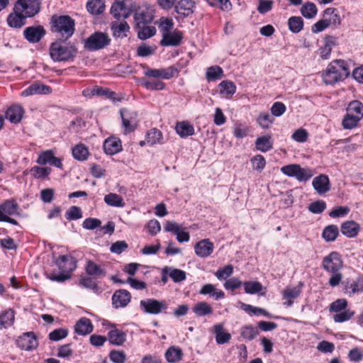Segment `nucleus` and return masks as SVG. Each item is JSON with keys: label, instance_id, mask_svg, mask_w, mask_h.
<instances>
[{"label": "nucleus", "instance_id": "1", "mask_svg": "<svg viewBox=\"0 0 363 363\" xmlns=\"http://www.w3.org/2000/svg\"><path fill=\"white\" fill-rule=\"evenodd\" d=\"M77 260L71 255H60L55 261V265L60 270V274L55 272L47 274V278L51 281L63 282L71 278V273L77 268Z\"/></svg>", "mask_w": 363, "mask_h": 363}, {"label": "nucleus", "instance_id": "2", "mask_svg": "<svg viewBox=\"0 0 363 363\" xmlns=\"http://www.w3.org/2000/svg\"><path fill=\"white\" fill-rule=\"evenodd\" d=\"M350 74V70L345 61L335 60L332 61L322 73V78L325 84H334L344 80Z\"/></svg>", "mask_w": 363, "mask_h": 363}, {"label": "nucleus", "instance_id": "3", "mask_svg": "<svg viewBox=\"0 0 363 363\" xmlns=\"http://www.w3.org/2000/svg\"><path fill=\"white\" fill-rule=\"evenodd\" d=\"M74 21L69 16H53L51 30L59 40H67L74 32Z\"/></svg>", "mask_w": 363, "mask_h": 363}, {"label": "nucleus", "instance_id": "4", "mask_svg": "<svg viewBox=\"0 0 363 363\" xmlns=\"http://www.w3.org/2000/svg\"><path fill=\"white\" fill-rule=\"evenodd\" d=\"M65 40L57 39L50 47V56L55 62H65L72 60L76 54L77 49L71 45L63 43Z\"/></svg>", "mask_w": 363, "mask_h": 363}, {"label": "nucleus", "instance_id": "5", "mask_svg": "<svg viewBox=\"0 0 363 363\" xmlns=\"http://www.w3.org/2000/svg\"><path fill=\"white\" fill-rule=\"evenodd\" d=\"M110 42L111 39L106 33L95 32L84 41V48L89 51H96L104 48Z\"/></svg>", "mask_w": 363, "mask_h": 363}, {"label": "nucleus", "instance_id": "6", "mask_svg": "<svg viewBox=\"0 0 363 363\" xmlns=\"http://www.w3.org/2000/svg\"><path fill=\"white\" fill-rule=\"evenodd\" d=\"M281 172L291 177H295L298 181H308L313 174L309 169L302 168L299 164H292L281 168Z\"/></svg>", "mask_w": 363, "mask_h": 363}, {"label": "nucleus", "instance_id": "7", "mask_svg": "<svg viewBox=\"0 0 363 363\" xmlns=\"http://www.w3.org/2000/svg\"><path fill=\"white\" fill-rule=\"evenodd\" d=\"M40 4L39 0H18L13 11L22 12L26 17H33L39 12Z\"/></svg>", "mask_w": 363, "mask_h": 363}, {"label": "nucleus", "instance_id": "8", "mask_svg": "<svg viewBox=\"0 0 363 363\" xmlns=\"http://www.w3.org/2000/svg\"><path fill=\"white\" fill-rule=\"evenodd\" d=\"M140 305L144 312L149 314H159L167 308V303L164 300L158 301L154 298L142 300Z\"/></svg>", "mask_w": 363, "mask_h": 363}, {"label": "nucleus", "instance_id": "9", "mask_svg": "<svg viewBox=\"0 0 363 363\" xmlns=\"http://www.w3.org/2000/svg\"><path fill=\"white\" fill-rule=\"evenodd\" d=\"M342 267V261L339 253L333 252L323 260V267L328 272H337Z\"/></svg>", "mask_w": 363, "mask_h": 363}, {"label": "nucleus", "instance_id": "10", "mask_svg": "<svg viewBox=\"0 0 363 363\" xmlns=\"http://www.w3.org/2000/svg\"><path fill=\"white\" fill-rule=\"evenodd\" d=\"M120 114L122 118L123 126L125 133L133 131L137 125L138 114L135 111L126 108L121 109Z\"/></svg>", "mask_w": 363, "mask_h": 363}, {"label": "nucleus", "instance_id": "11", "mask_svg": "<svg viewBox=\"0 0 363 363\" xmlns=\"http://www.w3.org/2000/svg\"><path fill=\"white\" fill-rule=\"evenodd\" d=\"M214 245L209 239H203L196 243L195 254L201 258L209 257L213 252Z\"/></svg>", "mask_w": 363, "mask_h": 363}, {"label": "nucleus", "instance_id": "12", "mask_svg": "<svg viewBox=\"0 0 363 363\" xmlns=\"http://www.w3.org/2000/svg\"><path fill=\"white\" fill-rule=\"evenodd\" d=\"M178 71L173 67H169L165 69H148L145 71V74L153 78H162L169 79L174 77Z\"/></svg>", "mask_w": 363, "mask_h": 363}, {"label": "nucleus", "instance_id": "13", "mask_svg": "<svg viewBox=\"0 0 363 363\" xmlns=\"http://www.w3.org/2000/svg\"><path fill=\"white\" fill-rule=\"evenodd\" d=\"M45 30L41 26H30L23 31L25 38L30 43H38L45 35Z\"/></svg>", "mask_w": 363, "mask_h": 363}, {"label": "nucleus", "instance_id": "14", "mask_svg": "<svg viewBox=\"0 0 363 363\" xmlns=\"http://www.w3.org/2000/svg\"><path fill=\"white\" fill-rule=\"evenodd\" d=\"M195 2L193 0H180L174 5V10L179 16L188 17L194 13Z\"/></svg>", "mask_w": 363, "mask_h": 363}, {"label": "nucleus", "instance_id": "15", "mask_svg": "<svg viewBox=\"0 0 363 363\" xmlns=\"http://www.w3.org/2000/svg\"><path fill=\"white\" fill-rule=\"evenodd\" d=\"M167 232H172L177 235V240L179 242H188L190 239L189 233L182 230V226L177 223L167 221L164 225Z\"/></svg>", "mask_w": 363, "mask_h": 363}, {"label": "nucleus", "instance_id": "16", "mask_svg": "<svg viewBox=\"0 0 363 363\" xmlns=\"http://www.w3.org/2000/svg\"><path fill=\"white\" fill-rule=\"evenodd\" d=\"M18 345L23 350H32L38 347V343L34 333L28 332L19 337Z\"/></svg>", "mask_w": 363, "mask_h": 363}, {"label": "nucleus", "instance_id": "17", "mask_svg": "<svg viewBox=\"0 0 363 363\" xmlns=\"http://www.w3.org/2000/svg\"><path fill=\"white\" fill-rule=\"evenodd\" d=\"M84 270L87 275L95 279H101L106 274L105 269L101 265L90 259L86 261Z\"/></svg>", "mask_w": 363, "mask_h": 363}, {"label": "nucleus", "instance_id": "18", "mask_svg": "<svg viewBox=\"0 0 363 363\" xmlns=\"http://www.w3.org/2000/svg\"><path fill=\"white\" fill-rule=\"evenodd\" d=\"M130 294L127 290H118L112 296L113 306L116 308L125 307L130 303Z\"/></svg>", "mask_w": 363, "mask_h": 363}, {"label": "nucleus", "instance_id": "19", "mask_svg": "<svg viewBox=\"0 0 363 363\" xmlns=\"http://www.w3.org/2000/svg\"><path fill=\"white\" fill-rule=\"evenodd\" d=\"M182 39V34L179 31L164 33L162 35L160 45L162 46H177L180 44Z\"/></svg>", "mask_w": 363, "mask_h": 363}, {"label": "nucleus", "instance_id": "20", "mask_svg": "<svg viewBox=\"0 0 363 363\" xmlns=\"http://www.w3.org/2000/svg\"><path fill=\"white\" fill-rule=\"evenodd\" d=\"M313 188L319 194H323L330 190V181L327 175L320 174L315 177L312 182Z\"/></svg>", "mask_w": 363, "mask_h": 363}, {"label": "nucleus", "instance_id": "21", "mask_svg": "<svg viewBox=\"0 0 363 363\" xmlns=\"http://www.w3.org/2000/svg\"><path fill=\"white\" fill-rule=\"evenodd\" d=\"M111 13L118 20L121 18H127L130 15V11L126 8L124 1H116L111 6Z\"/></svg>", "mask_w": 363, "mask_h": 363}, {"label": "nucleus", "instance_id": "22", "mask_svg": "<svg viewBox=\"0 0 363 363\" xmlns=\"http://www.w3.org/2000/svg\"><path fill=\"white\" fill-rule=\"evenodd\" d=\"M26 18L22 12L13 11V13L9 14L6 21L9 27L20 28L26 24Z\"/></svg>", "mask_w": 363, "mask_h": 363}, {"label": "nucleus", "instance_id": "23", "mask_svg": "<svg viewBox=\"0 0 363 363\" xmlns=\"http://www.w3.org/2000/svg\"><path fill=\"white\" fill-rule=\"evenodd\" d=\"M51 91V88L40 83L32 84L30 86L22 91L23 96H28L34 94H46Z\"/></svg>", "mask_w": 363, "mask_h": 363}, {"label": "nucleus", "instance_id": "24", "mask_svg": "<svg viewBox=\"0 0 363 363\" xmlns=\"http://www.w3.org/2000/svg\"><path fill=\"white\" fill-rule=\"evenodd\" d=\"M111 29L115 38H123L127 36V33L130 30V26L125 21L121 22L115 21L111 23Z\"/></svg>", "mask_w": 363, "mask_h": 363}, {"label": "nucleus", "instance_id": "25", "mask_svg": "<svg viewBox=\"0 0 363 363\" xmlns=\"http://www.w3.org/2000/svg\"><path fill=\"white\" fill-rule=\"evenodd\" d=\"M337 44V38L334 36H326L324 45L319 49L320 56L323 60H328L330 56L333 48Z\"/></svg>", "mask_w": 363, "mask_h": 363}, {"label": "nucleus", "instance_id": "26", "mask_svg": "<svg viewBox=\"0 0 363 363\" xmlns=\"http://www.w3.org/2000/svg\"><path fill=\"white\" fill-rule=\"evenodd\" d=\"M23 109L19 105L10 106L6 112V118L13 123H18L22 119Z\"/></svg>", "mask_w": 363, "mask_h": 363}, {"label": "nucleus", "instance_id": "27", "mask_svg": "<svg viewBox=\"0 0 363 363\" xmlns=\"http://www.w3.org/2000/svg\"><path fill=\"white\" fill-rule=\"evenodd\" d=\"M74 330L78 335H86L92 332L93 325L89 318H82L76 323Z\"/></svg>", "mask_w": 363, "mask_h": 363}, {"label": "nucleus", "instance_id": "28", "mask_svg": "<svg viewBox=\"0 0 363 363\" xmlns=\"http://www.w3.org/2000/svg\"><path fill=\"white\" fill-rule=\"evenodd\" d=\"M328 24V26H333L337 27L341 23V18L337 10L335 8L326 9L323 14Z\"/></svg>", "mask_w": 363, "mask_h": 363}, {"label": "nucleus", "instance_id": "29", "mask_svg": "<svg viewBox=\"0 0 363 363\" xmlns=\"http://www.w3.org/2000/svg\"><path fill=\"white\" fill-rule=\"evenodd\" d=\"M359 231V225L353 220H348L341 225L342 233L347 238H354Z\"/></svg>", "mask_w": 363, "mask_h": 363}, {"label": "nucleus", "instance_id": "30", "mask_svg": "<svg viewBox=\"0 0 363 363\" xmlns=\"http://www.w3.org/2000/svg\"><path fill=\"white\" fill-rule=\"evenodd\" d=\"M183 356L182 350L176 346L169 347L164 354L165 359L169 363H177L182 360Z\"/></svg>", "mask_w": 363, "mask_h": 363}, {"label": "nucleus", "instance_id": "31", "mask_svg": "<svg viewBox=\"0 0 363 363\" xmlns=\"http://www.w3.org/2000/svg\"><path fill=\"white\" fill-rule=\"evenodd\" d=\"M213 333L216 335V341L219 345L228 342L231 338V335L225 331L223 325L221 323L216 324L213 326Z\"/></svg>", "mask_w": 363, "mask_h": 363}, {"label": "nucleus", "instance_id": "32", "mask_svg": "<svg viewBox=\"0 0 363 363\" xmlns=\"http://www.w3.org/2000/svg\"><path fill=\"white\" fill-rule=\"evenodd\" d=\"M104 150L107 155H113L121 150V143L116 138H108L104 143Z\"/></svg>", "mask_w": 363, "mask_h": 363}, {"label": "nucleus", "instance_id": "33", "mask_svg": "<svg viewBox=\"0 0 363 363\" xmlns=\"http://www.w3.org/2000/svg\"><path fill=\"white\" fill-rule=\"evenodd\" d=\"M177 133L181 138H186L194 134V126L188 121L178 122L175 127Z\"/></svg>", "mask_w": 363, "mask_h": 363}, {"label": "nucleus", "instance_id": "34", "mask_svg": "<svg viewBox=\"0 0 363 363\" xmlns=\"http://www.w3.org/2000/svg\"><path fill=\"white\" fill-rule=\"evenodd\" d=\"M199 294L201 295H209L216 300L224 298L225 294L221 290H216V287L211 284H204L200 289Z\"/></svg>", "mask_w": 363, "mask_h": 363}, {"label": "nucleus", "instance_id": "35", "mask_svg": "<svg viewBox=\"0 0 363 363\" xmlns=\"http://www.w3.org/2000/svg\"><path fill=\"white\" fill-rule=\"evenodd\" d=\"M255 144L256 149L262 152H266L273 147V142L270 135L257 138Z\"/></svg>", "mask_w": 363, "mask_h": 363}, {"label": "nucleus", "instance_id": "36", "mask_svg": "<svg viewBox=\"0 0 363 363\" xmlns=\"http://www.w3.org/2000/svg\"><path fill=\"white\" fill-rule=\"evenodd\" d=\"M86 9L92 15H100L105 10V4L103 0H88Z\"/></svg>", "mask_w": 363, "mask_h": 363}, {"label": "nucleus", "instance_id": "37", "mask_svg": "<svg viewBox=\"0 0 363 363\" xmlns=\"http://www.w3.org/2000/svg\"><path fill=\"white\" fill-rule=\"evenodd\" d=\"M15 320V312L8 309L0 314V329L7 328L13 325Z\"/></svg>", "mask_w": 363, "mask_h": 363}, {"label": "nucleus", "instance_id": "38", "mask_svg": "<svg viewBox=\"0 0 363 363\" xmlns=\"http://www.w3.org/2000/svg\"><path fill=\"white\" fill-rule=\"evenodd\" d=\"M192 311L199 317L211 315L213 313L212 306L205 301L196 303L192 308Z\"/></svg>", "mask_w": 363, "mask_h": 363}, {"label": "nucleus", "instance_id": "39", "mask_svg": "<svg viewBox=\"0 0 363 363\" xmlns=\"http://www.w3.org/2000/svg\"><path fill=\"white\" fill-rule=\"evenodd\" d=\"M108 339L112 345H121L126 340V334L118 329L111 330L108 333Z\"/></svg>", "mask_w": 363, "mask_h": 363}, {"label": "nucleus", "instance_id": "40", "mask_svg": "<svg viewBox=\"0 0 363 363\" xmlns=\"http://www.w3.org/2000/svg\"><path fill=\"white\" fill-rule=\"evenodd\" d=\"M72 155L79 161H85L89 155V151L85 145L79 143L72 148Z\"/></svg>", "mask_w": 363, "mask_h": 363}, {"label": "nucleus", "instance_id": "41", "mask_svg": "<svg viewBox=\"0 0 363 363\" xmlns=\"http://www.w3.org/2000/svg\"><path fill=\"white\" fill-rule=\"evenodd\" d=\"M104 202L110 206L114 207H124L125 202L123 198L115 193H110L104 196Z\"/></svg>", "mask_w": 363, "mask_h": 363}, {"label": "nucleus", "instance_id": "42", "mask_svg": "<svg viewBox=\"0 0 363 363\" xmlns=\"http://www.w3.org/2000/svg\"><path fill=\"white\" fill-rule=\"evenodd\" d=\"M220 94L229 98L232 96L236 91V86L233 82L225 80L220 83Z\"/></svg>", "mask_w": 363, "mask_h": 363}, {"label": "nucleus", "instance_id": "43", "mask_svg": "<svg viewBox=\"0 0 363 363\" xmlns=\"http://www.w3.org/2000/svg\"><path fill=\"white\" fill-rule=\"evenodd\" d=\"M347 112L354 115L362 119L363 118V104L359 101H352L350 102L347 108Z\"/></svg>", "mask_w": 363, "mask_h": 363}, {"label": "nucleus", "instance_id": "44", "mask_svg": "<svg viewBox=\"0 0 363 363\" xmlns=\"http://www.w3.org/2000/svg\"><path fill=\"white\" fill-rule=\"evenodd\" d=\"M223 77V71L219 66H211L207 69L206 77L208 81H215Z\"/></svg>", "mask_w": 363, "mask_h": 363}, {"label": "nucleus", "instance_id": "45", "mask_svg": "<svg viewBox=\"0 0 363 363\" xmlns=\"http://www.w3.org/2000/svg\"><path fill=\"white\" fill-rule=\"evenodd\" d=\"M147 143L150 145L155 144H162V134L161 131L156 128L151 129L147 134L146 138Z\"/></svg>", "mask_w": 363, "mask_h": 363}, {"label": "nucleus", "instance_id": "46", "mask_svg": "<svg viewBox=\"0 0 363 363\" xmlns=\"http://www.w3.org/2000/svg\"><path fill=\"white\" fill-rule=\"evenodd\" d=\"M289 30L294 33H299L303 27V21L299 16H292L288 20Z\"/></svg>", "mask_w": 363, "mask_h": 363}, {"label": "nucleus", "instance_id": "47", "mask_svg": "<svg viewBox=\"0 0 363 363\" xmlns=\"http://www.w3.org/2000/svg\"><path fill=\"white\" fill-rule=\"evenodd\" d=\"M360 120L359 118L347 112L342 121V125L345 129L350 130L355 128Z\"/></svg>", "mask_w": 363, "mask_h": 363}, {"label": "nucleus", "instance_id": "48", "mask_svg": "<svg viewBox=\"0 0 363 363\" xmlns=\"http://www.w3.org/2000/svg\"><path fill=\"white\" fill-rule=\"evenodd\" d=\"M338 228L335 225L327 226L323 231V238L328 242L334 241L338 235Z\"/></svg>", "mask_w": 363, "mask_h": 363}, {"label": "nucleus", "instance_id": "49", "mask_svg": "<svg viewBox=\"0 0 363 363\" xmlns=\"http://www.w3.org/2000/svg\"><path fill=\"white\" fill-rule=\"evenodd\" d=\"M167 269H169V277L174 282L179 283L186 279V274L184 271L171 267H168Z\"/></svg>", "mask_w": 363, "mask_h": 363}, {"label": "nucleus", "instance_id": "50", "mask_svg": "<svg viewBox=\"0 0 363 363\" xmlns=\"http://www.w3.org/2000/svg\"><path fill=\"white\" fill-rule=\"evenodd\" d=\"M317 8L313 3H307L304 4L301 9V14L306 18H313L317 14Z\"/></svg>", "mask_w": 363, "mask_h": 363}, {"label": "nucleus", "instance_id": "51", "mask_svg": "<svg viewBox=\"0 0 363 363\" xmlns=\"http://www.w3.org/2000/svg\"><path fill=\"white\" fill-rule=\"evenodd\" d=\"M258 334V330L252 325L244 326L241 329V336L248 340H253Z\"/></svg>", "mask_w": 363, "mask_h": 363}, {"label": "nucleus", "instance_id": "52", "mask_svg": "<svg viewBox=\"0 0 363 363\" xmlns=\"http://www.w3.org/2000/svg\"><path fill=\"white\" fill-rule=\"evenodd\" d=\"M92 95L105 96L108 99H112L113 101H116V98L115 97L116 93L110 91L108 89L95 86L92 89ZM117 101H120V99H117Z\"/></svg>", "mask_w": 363, "mask_h": 363}, {"label": "nucleus", "instance_id": "53", "mask_svg": "<svg viewBox=\"0 0 363 363\" xmlns=\"http://www.w3.org/2000/svg\"><path fill=\"white\" fill-rule=\"evenodd\" d=\"M243 286L245 293L250 294L259 293L262 289V285L259 281H245Z\"/></svg>", "mask_w": 363, "mask_h": 363}, {"label": "nucleus", "instance_id": "54", "mask_svg": "<svg viewBox=\"0 0 363 363\" xmlns=\"http://www.w3.org/2000/svg\"><path fill=\"white\" fill-rule=\"evenodd\" d=\"M65 218L68 220H78L82 218V209L76 206H72L65 213Z\"/></svg>", "mask_w": 363, "mask_h": 363}, {"label": "nucleus", "instance_id": "55", "mask_svg": "<svg viewBox=\"0 0 363 363\" xmlns=\"http://www.w3.org/2000/svg\"><path fill=\"white\" fill-rule=\"evenodd\" d=\"M233 273V267L231 264H228L223 268H220L215 273V276L219 280L226 279L230 277Z\"/></svg>", "mask_w": 363, "mask_h": 363}, {"label": "nucleus", "instance_id": "56", "mask_svg": "<svg viewBox=\"0 0 363 363\" xmlns=\"http://www.w3.org/2000/svg\"><path fill=\"white\" fill-rule=\"evenodd\" d=\"M94 279H96L89 275L88 277H81L79 284L86 289L96 290L98 289V285Z\"/></svg>", "mask_w": 363, "mask_h": 363}, {"label": "nucleus", "instance_id": "57", "mask_svg": "<svg viewBox=\"0 0 363 363\" xmlns=\"http://www.w3.org/2000/svg\"><path fill=\"white\" fill-rule=\"evenodd\" d=\"M156 33V29L153 26H143L138 32V37L141 40H146L153 36Z\"/></svg>", "mask_w": 363, "mask_h": 363}, {"label": "nucleus", "instance_id": "58", "mask_svg": "<svg viewBox=\"0 0 363 363\" xmlns=\"http://www.w3.org/2000/svg\"><path fill=\"white\" fill-rule=\"evenodd\" d=\"M68 335V330L65 328H57L49 334V339L52 341H59Z\"/></svg>", "mask_w": 363, "mask_h": 363}, {"label": "nucleus", "instance_id": "59", "mask_svg": "<svg viewBox=\"0 0 363 363\" xmlns=\"http://www.w3.org/2000/svg\"><path fill=\"white\" fill-rule=\"evenodd\" d=\"M134 19L138 26L140 24L145 25L150 23L152 21V16H150L147 12L141 11L135 13Z\"/></svg>", "mask_w": 363, "mask_h": 363}, {"label": "nucleus", "instance_id": "60", "mask_svg": "<svg viewBox=\"0 0 363 363\" xmlns=\"http://www.w3.org/2000/svg\"><path fill=\"white\" fill-rule=\"evenodd\" d=\"M251 162L255 170L261 172L266 165L264 157L261 155H257L251 158Z\"/></svg>", "mask_w": 363, "mask_h": 363}, {"label": "nucleus", "instance_id": "61", "mask_svg": "<svg viewBox=\"0 0 363 363\" xmlns=\"http://www.w3.org/2000/svg\"><path fill=\"white\" fill-rule=\"evenodd\" d=\"M109 357L114 363H124L126 359V354L123 351L112 350L110 352Z\"/></svg>", "mask_w": 363, "mask_h": 363}, {"label": "nucleus", "instance_id": "62", "mask_svg": "<svg viewBox=\"0 0 363 363\" xmlns=\"http://www.w3.org/2000/svg\"><path fill=\"white\" fill-rule=\"evenodd\" d=\"M326 208V203L323 201H317L311 203L308 208V211L313 213H321Z\"/></svg>", "mask_w": 363, "mask_h": 363}, {"label": "nucleus", "instance_id": "63", "mask_svg": "<svg viewBox=\"0 0 363 363\" xmlns=\"http://www.w3.org/2000/svg\"><path fill=\"white\" fill-rule=\"evenodd\" d=\"M308 137V132L303 128H299L294 131L291 135V138L298 143H304Z\"/></svg>", "mask_w": 363, "mask_h": 363}, {"label": "nucleus", "instance_id": "64", "mask_svg": "<svg viewBox=\"0 0 363 363\" xmlns=\"http://www.w3.org/2000/svg\"><path fill=\"white\" fill-rule=\"evenodd\" d=\"M30 172L35 177L44 178L50 173L51 169L49 167H40L35 166L31 169Z\"/></svg>", "mask_w": 363, "mask_h": 363}]
</instances>
